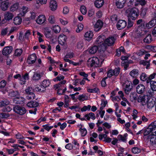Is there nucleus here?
I'll use <instances>...</instances> for the list:
<instances>
[{"instance_id":"nucleus-23","label":"nucleus","mask_w":156,"mask_h":156,"mask_svg":"<svg viewBox=\"0 0 156 156\" xmlns=\"http://www.w3.org/2000/svg\"><path fill=\"white\" fill-rule=\"evenodd\" d=\"M18 15L13 19V23L15 25L20 24L22 22V18Z\"/></svg>"},{"instance_id":"nucleus-40","label":"nucleus","mask_w":156,"mask_h":156,"mask_svg":"<svg viewBox=\"0 0 156 156\" xmlns=\"http://www.w3.org/2000/svg\"><path fill=\"white\" fill-rule=\"evenodd\" d=\"M152 41L151 35V34L147 35L144 39V42L148 44L150 43Z\"/></svg>"},{"instance_id":"nucleus-19","label":"nucleus","mask_w":156,"mask_h":156,"mask_svg":"<svg viewBox=\"0 0 156 156\" xmlns=\"http://www.w3.org/2000/svg\"><path fill=\"white\" fill-rule=\"evenodd\" d=\"M43 75V73H39L37 72L35 73L33 76L32 80H33L35 81H37L41 79Z\"/></svg>"},{"instance_id":"nucleus-28","label":"nucleus","mask_w":156,"mask_h":156,"mask_svg":"<svg viewBox=\"0 0 156 156\" xmlns=\"http://www.w3.org/2000/svg\"><path fill=\"white\" fill-rule=\"evenodd\" d=\"M84 117L86 118L88 120H89L90 119L94 120L96 118L94 114L92 112H90L89 114L85 115Z\"/></svg>"},{"instance_id":"nucleus-16","label":"nucleus","mask_w":156,"mask_h":156,"mask_svg":"<svg viewBox=\"0 0 156 156\" xmlns=\"http://www.w3.org/2000/svg\"><path fill=\"white\" fill-rule=\"evenodd\" d=\"M115 41V39L114 37H109L105 40V44L108 46H112L113 45Z\"/></svg>"},{"instance_id":"nucleus-58","label":"nucleus","mask_w":156,"mask_h":156,"mask_svg":"<svg viewBox=\"0 0 156 156\" xmlns=\"http://www.w3.org/2000/svg\"><path fill=\"white\" fill-rule=\"evenodd\" d=\"M156 75L155 73H154L153 74H151L148 78V80H147V83H148L150 81H151V80L154 79L155 77V76Z\"/></svg>"},{"instance_id":"nucleus-61","label":"nucleus","mask_w":156,"mask_h":156,"mask_svg":"<svg viewBox=\"0 0 156 156\" xmlns=\"http://www.w3.org/2000/svg\"><path fill=\"white\" fill-rule=\"evenodd\" d=\"M120 70V68L119 67L116 68L113 70V73L114 76H117L119 74Z\"/></svg>"},{"instance_id":"nucleus-14","label":"nucleus","mask_w":156,"mask_h":156,"mask_svg":"<svg viewBox=\"0 0 156 156\" xmlns=\"http://www.w3.org/2000/svg\"><path fill=\"white\" fill-rule=\"evenodd\" d=\"M93 35V34L92 31H89L85 33L84 36L85 39L89 41L92 39Z\"/></svg>"},{"instance_id":"nucleus-53","label":"nucleus","mask_w":156,"mask_h":156,"mask_svg":"<svg viewBox=\"0 0 156 156\" xmlns=\"http://www.w3.org/2000/svg\"><path fill=\"white\" fill-rule=\"evenodd\" d=\"M132 152L135 154H137L140 153L141 151L140 149L137 147H134L132 149Z\"/></svg>"},{"instance_id":"nucleus-18","label":"nucleus","mask_w":156,"mask_h":156,"mask_svg":"<svg viewBox=\"0 0 156 156\" xmlns=\"http://www.w3.org/2000/svg\"><path fill=\"white\" fill-rule=\"evenodd\" d=\"M66 36L64 34H61L58 37V41L59 44L61 45H64L66 44Z\"/></svg>"},{"instance_id":"nucleus-32","label":"nucleus","mask_w":156,"mask_h":156,"mask_svg":"<svg viewBox=\"0 0 156 156\" xmlns=\"http://www.w3.org/2000/svg\"><path fill=\"white\" fill-rule=\"evenodd\" d=\"M51 29L55 33H59L61 30L60 27L58 25H55L52 26Z\"/></svg>"},{"instance_id":"nucleus-42","label":"nucleus","mask_w":156,"mask_h":156,"mask_svg":"<svg viewBox=\"0 0 156 156\" xmlns=\"http://www.w3.org/2000/svg\"><path fill=\"white\" fill-rule=\"evenodd\" d=\"M118 94L119 96V97L122 99L124 101L126 102V103H128L129 101L127 100L126 98L124 97V94L123 92L122 91H119L118 92Z\"/></svg>"},{"instance_id":"nucleus-44","label":"nucleus","mask_w":156,"mask_h":156,"mask_svg":"<svg viewBox=\"0 0 156 156\" xmlns=\"http://www.w3.org/2000/svg\"><path fill=\"white\" fill-rule=\"evenodd\" d=\"M23 52V50L21 48L16 49L15 50L14 55L15 56H20Z\"/></svg>"},{"instance_id":"nucleus-21","label":"nucleus","mask_w":156,"mask_h":156,"mask_svg":"<svg viewBox=\"0 0 156 156\" xmlns=\"http://www.w3.org/2000/svg\"><path fill=\"white\" fill-rule=\"evenodd\" d=\"M28 11V8L25 6H23L19 10V15L21 16H24Z\"/></svg>"},{"instance_id":"nucleus-38","label":"nucleus","mask_w":156,"mask_h":156,"mask_svg":"<svg viewBox=\"0 0 156 156\" xmlns=\"http://www.w3.org/2000/svg\"><path fill=\"white\" fill-rule=\"evenodd\" d=\"M104 2L103 0H97L95 2L94 4L96 7L99 8L103 5Z\"/></svg>"},{"instance_id":"nucleus-15","label":"nucleus","mask_w":156,"mask_h":156,"mask_svg":"<svg viewBox=\"0 0 156 156\" xmlns=\"http://www.w3.org/2000/svg\"><path fill=\"white\" fill-rule=\"evenodd\" d=\"M49 7L52 11H55L57 8V4L56 2L54 0H51L49 2Z\"/></svg>"},{"instance_id":"nucleus-31","label":"nucleus","mask_w":156,"mask_h":156,"mask_svg":"<svg viewBox=\"0 0 156 156\" xmlns=\"http://www.w3.org/2000/svg\"><path fill=\"white\" fill-rule=\"evenodd\" d=\"M1 3L0 7L1 9L3 11L6 10L9 5V2H2Z\"/></svg>"},{"instance_id":"nucleus-43","label":"nucleus","mask_w":156,"mask_h":156,"mask_svg":"<svg viewBox=\"0 0 156 156\" xmlns=\"http://www.w3.org/2000/svg\"><path fill=\"white\" fill-rule=\"evenodd\" d=\"M48 21L51 24H55V16L54 15H50L48 18Z\"/></svg>"},{"instance_id":"nucleus-10","label":"nucleus","mask_w":156,"mask_h":156,"mask_svg":"<svg viewBox=\"0 0 156 156\" xmlns=\"http://www.w3.org/2000/svg\"><path fill=\"white\" fill-rule=\"evenodd\" d=\"M46 20V18L45 16L41 14L37 16L36 20V22L38 24H41L44 23Z\"/></svg>"},{"instance_id":"nucleus-62","label":"nucleus","mask_w":156,"mask_h":156,"mask_svg":"<svg viewBox=\"0 0 156 156\" xmlns=\"http://www.w3.org/2000/svg\"><path fill=\"white\" fill-rule=\"evenodd\" d=\"M80 11L83 14H85L87 12V10L86 7L83 5L81 6L80 7Z\"/></svg>"},{"instance_id":"nucleus-60","label":"nucleus","mask_w":156,"mask_h":156,"mask_svg":"<svg viewBox=\"0 0 156 156\" xmlns=\"http://www.w3.org/2000/svg\"><path fill=\"white\" fill-rule=\"evenodd\" d=\"M47 0H36V3L39 5H43L46 4Z\"/></svg>"},{"instance_id":"nucleus-59","label":"nucleus","mask_w":156,"mask_h":156,"mask_svg":"<svg viewBox=\"0 0 156 156\" xmlns=\"http://www.w3.org/2000/svg\"><path fill=\"white\" fill-rule=\"evenodd\" d=\"M30 16L29 18H28V20H34L36 17V13L34 12H30Z\"/></svg>"},{"instance_id":"nucleus-39","label":"nucleus","mask_w":156,"mask_h":156,"mask_svg":"<svg viewBox=\"0 0 156 156\" xmlns=\"http://www.w3.org/2000/svg\"><path fill=\"white\" fill-rule=\"evenodd\" d=\"M98 49L97 46H94L88 50L90 54H94L97 52Z\"/></svg>"},{"instance_id":"nucleus-9","label":"nucleus","mask_w":156,"mask_h":156,"mask_svg":"<svg viewBox=\"0 0 156 156\" xmlns=\"http://www.w3.org/2000/svg\"><path fill=\"white\" fill-rule=\"evenodd\" d=\"M127 23L124 20H120L117 23L116 27L119 30H121L124 28L126 26Z\"/></svg>"},{"instance_id":"nucleus-36","label":"nucleus","mask_w":156,"mask_h":156,"mask_svg":"<svg viewBox=\"0 0 156 156\" xmlns=\"http://www.w3.org/2000/svg\"><path fill=\"white\" fill-rule=\"evenodd\" d=\"M128 136L127 133L125 134L123 136L121 135H119L118 136V138L119 140L126 142V137Z\"/></svg>"},{"instance_id":"nucleus-50","label":"nucleus","mask_w":156,"mask_h":156,"mask_svg":"<svg viewBox=\"0 0 156 156\" xmlns=\"http://www.w3.org/2000/svg\"><path fill=\"white\" fill-rule=\"evenodd\" d=\"M91 106L90 105H88L87 106H84L81 109L82 112H85L87 111H89L90 110Z\"/></svg>"},{"instance_id":"nucleus-37","label":"nucleus","mask_w":156,"mask_h":156,"mask_svg":"<svg viewBox=\"0 0 156 156\" xmlns=\"http://www.w3.org/2000/svg\"><path fill=\"white\" fill-rule=\"evenodd\" d=\"M50 82L49 80H44L42 82V86L46 89V88L49 87L50 84Z\"/></svg>"},{"instance_id":"nucleus-46","label":"nucleus","mask_w":156,"mask_h":156,"mask_svg":"<svg viewBox=\"0 0 156 156\" xmlns=\"http://www.w3.org/2000/svg\"><path fill=\"white\" fill-rule=\"evenodd\" d=\"M9 103V101L5 100L0 101V107H2L8 105Z\"/></svg>"},{"instance_id":"nucleus-24","label":"nucleus","mask_w":156,"mask_h":156,"mask_svg":"<svg viewBox=\"0 0 156 156\" xmlns=\"http://www.w3.org/2000/svg\"><path fill=\"white\" fill-rule=\"evenodd\" d=\"M126 2V0H117L116 5L117 8H122L124 7Z\"/></svg>"},{"instance_id":"nucleus-49","label":"nucleus","mask_w":156,"mask_h":156,"mask_svg":"<svg viewBox=\"0 0 156 156\" xmlns=\"http://www.w3.org/2000/svg\"><path fill=\"white\" fill-rule=\"evenodd\" d=\"M78 100L80 101H83L87 99V97L85 95L82 94L79 95Z\"/></svg>"},{"instance_id":"nucleus-56","label":"nucleus","mask_w":156,"mask_h":156,"mask_svg":"<svg viewBox=\"0 0 156 156\" xmlns=\"http://www.w3.org/2000/svg\"><path fill=\"white\" fill-rule=\"evenodd\" d=\"M147 52L144 50H140L137 52L136 54L139 56H141L145 54Z\"/></svg>"},{"instance_id":"nucleus-5","label":"nucleus","mask_w":156,"mask_h":156,"mask_svg":"<svg viewBox=\"0 0 156 156\" xmlns=\"http://www.w3.org/2000/svg\"><path fill=\"white\" fill-rule=\"evenodd\" d=\"M13 110L16 113L20 115H23L27 112L26 109L24 107L19 105L15 106L13 108Z\"/></svg>"},{"instance_id":"nucleus-54","label":"nucleus","mask_w":156,"mask_h":156,"mask_svg":"<svg viewBox=\"0 0 156 156\" xmlns=\"http://www.w3.org/2000/svg\"><path fill=\"white\" fill-rule=\"evenodd\" d=\"M129 62L127 61H122L121 62L122 66H124V69H127L129 66Z\"/></svg>"},{"instance_id":"nucleus-48","label":"nucleus","mask_w":156,"mask_h":156,"mask_svg":"<svg viewBox=\"0 0 156 156\" xmlns=\"http://www.w3.org/2000/svg\"><path fill=\"white\" fill-rule=\"evenodd\" d=\"M35 90L37 91L42 92L45 91L46 90V89L41 84L39 87H36L35 88Z\"/></svg>"},{"instance_id":"nucleus-35","label":"nucleus","mask_w":156,"mask_h":156,"mask_svg":"<svg viewBox=\"0 0 156 156\" xmlns=\"http://www.w3.org/2000/svg\"><path fill=\"white\" fill-rule=\"evenodd\" d=\"M138 98V95L135 92L131 93L130 95V100L134 102L136 101Z\"/></svg>"},{"instance_id":"nucleus-1","label":"nucleus","mask_w":156,"mask_h":156,"mask_svg":"<svg viewBox=\"0 0 156 156\" xmlns=\"http://www.w3.org/2000/svg\"><path fill=\"white\" fill-rule=\"evenodd\" d=\"M87 64L88 66L90 67H99L101 65L102 61H100L97 57H93L88 59Z\"/></svg>"},{"instance_id":"nucleus-12","label":"nucleus","mask_w":156,"mask_h":156,"mask_svg":"<svg viewBox=\"0 0 156 156\" xmlns=\"http://www.w3.org/2000/svg\"><path fill=\"white\" fill-rule=\"evenodd\" d=\"M37 59V56L34 53L29 56L27 58V62L29 64H32L34 63Z\"/></svg>"},{"instance_id":"nucleus-52","label":"nucleus","mask_w":156,"mask_h":156,"mask_svg":"<svg viewBox=\"0 0 156 156\" xmlns=\"http://www.w3.org/2000/svg\"><path fill=\"white\" fill-rule=\"evenodd\" d=\"M83 25L81 23L78 24L77 26V28L76 29V31L77 33H79L83 29Z\"/></svg>"},{"instance_id":"nucleus-47","label":"nucleus","mask_w":156,"mask_h":156,"mask_svg":"<svg viewBox=\"0 0 156 156\" xmlns=\"http://www.w3.org/2000/svg\"><path fill=\"white\" fill-rule=\"evenodd\" d=\"M136 2L135 3V5H137V4H140L142 6H144L147 3L145 0H136Z\"/></svg>"},{"instance_id":"nucleus-7","label":"nucleus","mask_w":156,"mask_h":156,"mask_svg":"<svg viewBox=\"0 0 156 156\" xmlns=\"http://www.w3.org/2000/svg\"><path fill=\"white\" fill-rule=\"evenodd\" d=\"M149 98L147 96L140 95L138 98L137 101L144 105L146 104L147 101Z\"/></svg>"},{"instance_id":"nucleus-63","label":"nucleus","mask_w":156,"mask_h":156,"mask_svg":"<svg viewBox=\"0 0 156 156\" xmlns=\"http://www.w3.org/2000/svg\"><path fill=\"white\" fill-rule=\"evenodd\" d=\"M147 78V76L145 73H142L140 77V80L143 81H146Z\"/></svg>"},{"instance_id":"nucleus-11","label":"nucleus","mask_w":156,"mask_h":156,"mask_svg":"<svg viewBox=\"0 0 156 156\" xmlns=\"http://www.w3.org/2000/svg\"><path fill=\"white\" fill-rule=\"evenodd\" d=\"M13 48L12 46H7L4 47L2 51V54L4 55H7L12 52Z\"/></svg>"},{"instance_id":"nucleus-20","label":"nucleus","mask_w":156,"mask_h":156,"mask_svg":"<svg viewBox=\"0 0 156 156\" xmlns=\"http://www.w3.org/2000/svg\"><path fill=\"white\" fill-rule=\"evenodd\" d=\"M29 79V74L28 73H25L22 77H20V83L22 84H24L26 81Z\"/></svg>"},{"instance_id":"nucleus-8","label":"nucleus","mask_w":156,"mask_h":156,"mask_svg":"<svg viewBox=\"0 0 156 156\" xmlns=\"http://www.w3.org/2000/svg\"><path fill=\"white\" fill-rule=\"evenodd\" d=\"M74 56V53L72 52H69L66 54V55L63 58L64 60L69 62L70 64L73 63V62L70 60L69 58H71Z\"/></svg>"},{"instance_id":"nucleus-22","label":"nucleus","mask_w":156,"mask_h":156,"mask_svg":"<svg viewBox=\"0 0 156 156\" xmlns=\"http://www.w3.org/2000/svg\"><path fill=\"white\" fill-rule=\"evenodd\" d=\"M25 99L22 97H16L13 99V102L15 104H20L24 103Z\"/></svg>"},{"instance_id":"nucleus-25","label":"nucleus","mask_w":156,"mask_h":156,"mask_svg":"<svg viewBox=\"0 0 156 156\" xmlns=\"http://www.w3.org/2000/svg\"><path fill=\"white\" fill-rule=\"evenodd\" d=\"M20 7L19 3V2H16L10 6V10L11 12H13L18 9Z\"/></svg>"},{"instance_id":"nucleus-3","label":"nucleus","mask_w":156,"mask_h":156,"mask_svg":"<svg viewBox=\"0 0 156 156\" xmlns=\"http://www.w3.org/2000/svg\"><path fill=\"white\" fill-rule=\"evenodd\" d=\"M105 37L104 35H100L98 36L95 42V44L100 47L102 48L105 46Z\"/></svg>"},{"instance_id":"nucleus-6","label":"nucleus","mask_w":156,"mask_h":156,"mask_svg":"<svg viewBox=\"0 0 156 156\" xmlns=\"http://www.w3.org/2000/svg\"><path fill=\"white\" fill-rule=\"evenodd\" d=\"M156 99L152 97H149L147 101V107L148 109H151L153 108L155 103Z\"/></svg>"},{"instance_id":"nucleus-29","label":"nucleus","mask_w":156,"mask_h":156,"mask_svg":"<svg viewBox=\"0 0 156 156\" xmlns=\"http://www.w3.org/2000/svg\"><path fill=\"white\" fill-rule=\"evenodd\" d=\"M156 135L154 134L152 135H150L148 136V139H150L151 143L153 144H156Z\"/></svg>"},{"instance_id":"nucleus-45","label":"nucleus","mask_w":156,"mask_h":156,"mask_svg":"<svg viewBox=\"0 0 156 156\" xmlns=\"http://www.w3.org/2000/svg\"><path fill=\"white\" fill-rule=\"evenodd\" d=\"M151 89L153 90L156 91V82L154 81H150Z\"/></svg>"},{"instance_id":"nucleus-51","label":"nucleus","mask_w":156,"mask_h":156,"mask_svg":"<svg viewBox=\"0 0 156 156\" xmlns=\"http://www.w3.org/2000/svg\"><path fill=\"white\" fill-rule=\"evenodd\" d=\"M150 61H147L144 60L141 61L140 62V63L141 64H142L144 66H146V68L148 69V67H149L150 64Z\"/></svg>"},{"instance_id":"nucleus-13","label":"nucleus","mask_w":156,"mask_h":156,"mask_svg":"<svg viewBox=\"0 0 156 156\" xmlns=\"http://www.w3.org/2000/svg\"><path fill=\"white\" fill-rule=\"evenodd\" d=\"M103 25V23L100 20H98L94 25V30L98 31L102 28Z\"/></svg>"},{"instance_id":"nucleus-2","label":"nucleus","mask_w":156,"mask_h":156,"mask_svg":"<svg viewBox=\"0 0 156 156\" xmlns=\"http://www.w3.org/2000/svg\"><path fill=\"white\" fill-rule=\"evenodd\" d=\"M129 11L128 17L133 20H135L139 15L138 9L136 8H133L130 9Z\"/></svg>"},{"instance_id":"nucleus-27","label":"nucleus","mask_w":156,"mask_h":156,"mask_svg":"<svg viewBox=\"0 0 156 156\" xmlns=\"http://www.w3.org/2000/svg\"><path fill=\"white\" fill-rule=\"evenodd\" d=\"M13 17V14L9 12H6L5 14L4 18L6 20L9 21L11 20Z\"/></svg>"},{"instance_id":"nucleus-33","label":"nucleus","mask_w":156,"mask_h":156,"mask_svg":"<svg viewBox=\"0 0 156 156\" xmlns=\"http://www.w3.org/2000/svg\"><path fill=\"white\" fill-rule=\"evenodd\" d=\"M153 129L152 128H150V127L147 128L146 129L144 130V136H147L148 135L147 137V139H148V136L150 135H152L154 134H155L154 133H153V134H150V133L152 132L153 131Z\"/></svg>"},{"instance_id":"nucleus-57","label":"nucleus","mask_w":156,"mask_h":156,"mask_svg":"<svg viewBox=\"0 0 156 156\" xmlns=\"http://www.w3.org/2000/svg\"><path fill=\"white\" fill-rule=\"evenodd\" d=\"M69 11V8L67 6H65L63 8L62 13L64 14H67L68 13Z\"/></svg>"},{"instance_id":"nucleus-34","label":"nucleus","mask_w":156,"mask_h":156,"mask_svg":"<svg viewBox=\"0 0 156 156\" xmlns=\"http://www.w3.org/2000/svg\"><path fill=\"white\" fill-rule=\"evenodd\" d=\"M44 35L46 37L50 38L51 36V31L48 27L44 28Z\"/></svg>"},{"instance_id":"nucleus-4","label":"nucleus","mask_w":156,"mask_h":156,"mask_svg":"<svg viewBox=\"0 0 156 156\" xmlns=\"http://www.w3.org/2000/svg\"><path fill=\"white\" fill-rule=\"evenodd\" d=\"M132 83L130 81L128 80L125 81L124 83V89L125 93L128 94L131 91L132 88Z\"/></svg>"},{"instance_id":"nucleus-26","label":"nucleus","mask_w":156,"mask_h":156,"mask_svg":"<svg viewBox=\"0 0 156 156\" xmlns=\"http://www.w3.org/2000/svg\"><path fill=\"white\" fill-rule=\"evenodd\" d=\"M27 106L30 108H35L39 105L38 103L36 101H30L27 104Z\"/></svg>"},{"instance_id":"nucleus-17","label":"nucleus","mask_w":156,"mask_h":156,"mask_svg":"<svg viewBox=\"0 0 156 156\" xmlns=\"http://www.w3.org/2000/svg\"><path fill=\"white\" fill-rule=\"evenodd\" d=\"M145 87V86L142 84H139L136 87L137 92L139 94H141L144 92Z\"/></svg>"},{"instance_id":"nucleus-30","label":"nucleus","mask_w":156,"mask_h":156,"mask_svg":"<svg viewBox=\"0 0 156 156\" xmlns=\"http://www.w3.org/2000/svg\"><path fill=\"white\" fill-rule=\"evenodd\" d=\"M156 24V20L153 19L146 24V27L148 28H150L153 27Z\"/></svg>"},{"instance_id":"nucleus-64","label":"nucleus","mask_w":156,"mask_h":156,"mask_svg":"<svg viewBox=\"0 0 156 156\" xmlns=\"http://www.w3.org/2000/svg\"><path fill=\"white\" fill-rule=\"evenodd\" d=\"M147 48L151 51L154 52H156V46H148Z\"/></svg>"},{"instance_id":"nucleus-41","label":"nucleus","mask_w":156,"mask_h":156,"mask_svg":"<svg viewBox=\"0 0 156 156\" xmlns=\"http://www.w3.org/2000/svg\"><path fill=\"white\" fill-rule=\"evenodd\" d=\"M138 75V71L137 69L133 70L130 73V75L133 77H136Z\"/></svg>"},{"instance_id":"nucleus-55","label":"nucleus","mask_w":156,"mask_h":156,"mask_svg":"<svg viewBox=\"0 0 156 156\" xmlns=\"http://www.w3.org/2000/svg\"><path fill=\"white\" fill-rule=\"evenodd\" d=\"M35 95L32 92L31 93L27 94L26 97L27 98L28 100H31L34 99L35 98Z\"/></svg>"}]
</instances>
